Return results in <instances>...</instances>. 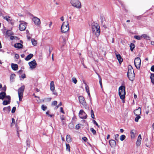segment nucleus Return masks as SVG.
Returning a JSON list of instances; mask_svg holds the SVG:
<instances>
[{"instance_id": "7c9ffc66", "label": "nucleus", "mask_w": 154, "mask_h": 154, "mask_svg": "<svg viewBox=\"0 0 154 154\" xmlns=\"http://www.w3.org/2000/svg\"><path fill=\"white\" fill-rule=\"evenodd\" d=\"M31 42L32 44L34 46H36L37 44V41L34 39H31Z\"/></svg>"}, {"instance_id": "c756f323", "label": "nucleus", "mask_w": 154, "mask_h": 154, "mask_svg": "<svg viewBox=\"0 0 154 154\" xmlns=\"http://www.w3.org/2000/svg\"><path fill=\"white\" fill-rule=\"evenodd\" d=\"M130 49L132 51L134 50V48L135 47L134 45V44L132 43H131L130 45Z\"/></svg>"}, {"instance_id": "6e6552de", "label": "nucleus", "mask_w": 154, "mask_h": 154, "mask_svg": "<svg viewBox=\"0 0 154 154\" xmlns=\"http://www.w3.org/2000/svg\"><path fill=\"white\" fill-rule=\"evenodd\" d=\"M141 60L140 58L137 57L135 58L134 61V63L136 68L139 69L140 68L141 65Z\"/></svg>"}, {"instance_id": "c9c22d12", "label": "nucleus", "mask_w": 154, "mask_h": 154, "mask_svg": "<svg viewBox=\"0 0 154 154\" xmlns=\"http://www.w3.org/2000/svg\"><path fill=\"white\" fill-rule=\"evenodd\" d=\"M126 137L124 135H122L120 137V140L122 141Z\"/></svg>"}, {"instance_id": "9d476101", "label": "nucleus", "mask_w": 154, "mask_h": 154, "mask_svg": "<svg viewBox=\"0 0 154 154\" xmlns=\"http://www.w3.org/2000/svg\"><path fill=\"white\" fill-rule=\"evenodd\" d=\"M6 100H4L2 104L4 105H6L10 104L11 102V98L10 96L7 95L6 97Z\"/></svg>"}, {"instance_id": "5fc2aeb1", "label": "nucleus", "mask_w": 154, "mask_h": 154, "mask_svg": "<svg viewBox=\"0 0 154 154\" xmlns=\"http://www.w3.org/2000/svg\"><path fill=\"white\" fill-rule=\"evenodd\" d=\"M60 112H62L63 113V114L65 113L63 110V108L62 107H61L60 108Z\"/></svg>"}, {"instance_id": "6ab92c4d", "label": "nucleus", "mask_w": 154, "mask_h": 154, "mask_svg": "<svg viewBox=\"0 0 154 154\" xmlns=\"http://www.w3.org/2000/svg\"><path fill=\"white\" fill-rule=\"evenodd\" d=\"M11 67L14 70H17L18 69V65L17 64L12 63L11 64Z\"/></svg>"}, {"instance_id": "0eeeda50", "label": "nucleus", "mask_w": 154, "mask_h": 154, "mask_svg": "<svg viewBox=\"0 0 154 154\" xmlns=\"http://www.w3.org/2000/svg\"><path fill=\"white\" fill-rule=\"evenodd\" d=\"M20 24L19 26V29L21 31L24 30L26 28L27 25V23L22 20L19 21Z\"/></svg>"}, {"instance_id": "774afa93", "label": "nucleus", "mask_w": 154, "mask_h": 154, "mask_svg": "<svg viewBox=\"0 0 154 154\" xmlns=\"http://www.w3.org/2000/svg\"><path fill=\"white\" fill-rule=\"evenodd\" d=\"M52 22H50V24L49 25V27L50 28L52 25Z\"/></svg>"}, {"instance_id": "f03ea898", "label": "nucleus", "mask_w": 154, "mask_h": 154, "mask_svg": "<svg viewBox=\"0 0 154 154\" xmlns=\"http://www.w3.org/2000/svg\"><path fill=\"white\" fill-rule=\"evenodd\" d=\"M125 87L123 86L120 87L119 89V94L123 103L125 102L124 100L125 98Z\"/></svg>"}, {"instance_id": "09e8293b", "label": "nucleus", "mask_w": 154, "mask_h": 154, "mask_svg": "<svg viewBox=\"0 0 154 154\" xmlns=\"http://www.w3.org/2000/svg\"><path fill=\"white\" fill-rule=\"evenodd\" d=\"M2 90L4 91L5 92L6 91V87L5 85L2 88Z\"/></svg>"}, {"instance_id": "864d4df0", "label": "nucleus", "mask_w": 154, "mask_h": 154, "mask_svg": "<svg viewBox=\"0 0 154 154\" xmlns=\"http://www.w3.org/2000/svg\"><path fill=\"white\" fill-rule=\"evenodd\" d=\"M16 37H15L14 36H11V37H10V39L11 40H13L14 39H15V38H16Z\"/></svg>"}, {"instance_id": "4d7b16f0", "label": "nucleus", "mask_w": 154, "mask_h": 154, "mask_svg": "<svg viewBox=\"0 0 154 154\" xmlns=\"http://www.w3.org/2000/svg\"><path fill=\"white\" fill-rule=\"evenodd\" d=\"M60 119L62 120H65V119L64 117V116H60Z\"/></svg>"}, {"instance_id": "cd10ccee", "label": "nucleus", "mask_w": 154, "mask_h": 154, "mask_svg": "<svg viewBox=\"0 0 154 154\" xmlns=\"http://www.w3.org/2000/svg\"><path fill=\"white\" fill-rule=\"evenodd\" d=\"M16 76V75L14 74H11L10 77V80L11 81H13V80L14 79V78Z\"/></svg>"}, {"instance_id": "58836bf2", "label": "nucleus", "mask_w": 154, "mask_h": 154, "mask_svg": "<svg viewBox=\"0 0 154 154\" xmlns=\"http://www.w3.org/2000/svg\"><path fill=\"white\" fill-rule=\"evenodd\" d=\"M90 130L93 134L94 135L96 134V131L93 128H90Z\"/></svg>"}, {"instance_id": "37998d69", "label": "nucleus", "mask_w": 154, "mask_h": 154, "mask_svg": "<svg viewBox=\"0 0 154 154\" xmlns=\"http://www.w3.org/2000/svg\"><path fill=\"white\" fill-rule=\"evenodd\" d=\"M93 123L95 125H97L98 127V128H100V125L98 124L96 122L95 120H93Z\"/></svg>"}, {"instance_id": "a878e982", "label": "nucleus", "mask_w": 154, "mask_h": 154, "mask_svg": "<svg viewBox=\"0 0 154 154\" xmlns=\"http://www.w3.org/2000/svg\"><path fill=\"white\" fill-rule=\"evenodd\" d=\"M66 139V141L68 143L72 141L71 137L69 135H67Z\"/></svg>"}, {"instance_id": "b1692460", "label": "nucleus", "mask_w": 154, "mask_h": 154, "mask_svg": "<svg viewBox=\"0 0 154 154\" xmlns=\"http://www.w3.org/2000/svg\"><path fill=\"white\" fill-rule=\"evenodd\" d=\"M142 38H143L146 40H149L150 37L147 34H143L141 35Z\"/></svg>"}, {"instance_id": "a19ab883", "label": "nucleus", "mask_w": 154, "mask_h": 154, "mask_svg": "<svg viewBox=\"0 0 154 154\" xmlns=\"http://www.w3.org/2000/svg\"><path fill=\"white\" fill-rule=\"evenodd\" d=\"M137 116L136 117L135 119V121L136 122H138L139 119L140 118V116Z\"/></svg>"}, {"instance_id": "603ef678", "label": "nucleus", "mask_w": 154, "mask_h": 154, "mask_svg": "<svg viewBox=\"0 0 154 154\" xmlns=\"http://www.w3.org/2000/svg\"><path fill=\"white\" fill-rule=\"evenodd\" d=\"M119 136V135L118 134H116V135H115V140H117V138H118V137Z\"/></svg>"}, {"instance_id": "a211bd4d", "label": "nucleus", "mask_w": 154, "mask_h": 154, "mask_svg": "<svg viewBox=\"0 0 154 154\" xmlns=\"http://www.w3.org/2000/svg\"><path fill=\"white\" fill-rule=\"evenodd\" d=\"M136 131L134 130H132L131 131V137L132 139H134L135 137V134Z\"/></svg>"}, {"instance_id": "e2e57ef3", "label": "nucleus", "mask_w": 154, "mask_h": 154, "mask_svg": "<svg viewBox=\"0 0 154 154\" xmlns=\"http://www.w3.org/2000/svg\"><path fill=\"white\" fill-rule=\"evenodd\" d=\"M98 76H99V82H102L101 77H100V75H99Z\"/></svg>"}, {"instance_id": "338daca9", "label": "nucleus", "mask_w": 154, "mask_h": 154, "mask_svg": "<svg viewBox=\"0 0 154 154\" xmlns=\"http://www.w3.org/2000/svg\"><path fill=\"white\" fill-rule=\"evenodd\" d=\"M46 99L49 101H50L51 99V98H46Z\"/></svg>"}, {"instance_id": "393cba45", "label": "nucleus", "mask_w": 154, "mask_h": 154, "mask_svg": "<svg viewBox=\"0 0 154 154\" xmlns=\"http://www.w3.org/2000/svg\"><path fill=\"white\" fill-rule=\"evenodd\" d=\"M33 56V55L32 54H30L28 55L25 58L26 60L28 61L30 60Z\"/></svg>"}, {"instance_id": "f8f14e48", "label": "nucleus", "mask_w": 154, "mask_h": 154, "mask_svg": "<svg viewBox=\"0 0 154 154\" xmlns=\"http://www.w3.org/2000/svg\"><path fill=\"white\" fill-rule=\"evenodd\" d=\"M80 103L84 106H86L87 105L84 97L82 96H80L79 97Z\"/></svg>"}, {"instance_id": "1a4fd4ad", "label": "nucleus", "mask_w": 154, "mask_h": 154, "mask_svg": "<svg viewBox=\"0 0 154 154\" xmlns=\"http://www.w3.org/2000/svg\"><path fill=\"white\" fill-rule=\"evenodd\" d=\"M28 64L30 66V68L31 69H33L35 68L36 67L37 65L36 61L34 59L32 61L29 62Z\"/></svg>"}, {"instance_id": "79ce46f5", "label": "nucleus", "mask_w": 154, "mask_h": 154, "mask_svg": "<svg viewBox=\"0 0 154 154\" xmlns=\"http://www.w3.org/2000/svg\"><path fill=\"white\" fill-rule=\"evenodd\" d=\"M91 117L92 118L94 119V112L92 109H91Z\"/></svg>"}, {"instance_id": "412c9836", "label": "nucleus", "mask_w": 154, "mask_h": 154, "mask_svg": "<svg viewBox=\"0 0 154 154\" xmlns=\"http://www.w3.org/2000/svg\"><path fill=\"white\" fill-rule=\"evenodd\" d=\"M3 110L5 112L8 113L11 110V107L10 106L4 107Z\"/></svg>"}, {"instance_id": "4be33fe9", "label": "nucleus", "mask_w": 154, "mask_h": 154, "mask_svg": "<svg viewBox=\"0 0 154 154\" xmlns=\"http://www.w3.org/2000/svg\"><path fill=\"white\" fill-rule=\"evenodd\" d=\"M14 47L18 49L22 48L23 47V45L19 43H17L14 44Z\"/></svg>"}, {"instance_id": "c85d7f7f", "label": "nucleus", "mask_w": 154, "mask_h": 154, "mask_svg": "<svg viewBox=\"0 0 154 154\" xmlns=\"http://www.w3.org/2000/svg\"><path fill=\"white\" fill-rule=\"evenodd\" d=\"M150 79H151V82L152 84H154V74L151 73V74Z\"/></svg>"}, {"instance_id": "13d9d810", "label": "nucleus", "mask_w": 154, "mask_h": 154, "mask_svg": "<svg viewBox=\"0 0 154 154\" xmlns=\"http://www.w3.org/2000/svg\"><path fill=\"white\" fill-rule=\"evenodd\" d=\"M15 57L17 59H18L19 57V56L18 54H16L15 55Z\"/></svg>"}, {"instance_id": "5701e85b", "label": "nucleus", "mask_w": 154, "mask_h": 154, "mask_svg": "<svg viewBox=\"0 0 154 154\" xmlns=\"http://www.w3.org/2000/svg\"><path fill=\"white\" fill-rule=\"evenodd\" d=\"M116 57L119 63H121L123 61V59L119 54H116Z\"/></svg>"}, {"instance_id": "3c124183", "label": "nucleus", "mask_w": 154, "mask_h": 154, "mask_svg": "<svg viewBox=\"0 0 154 154\" xmlns=\"http://www.w3.org/2000/svg\"><path fill=\"white\" fill-rule=\"evenodd\" d=\"M82 139L85 141H86L87 140V138L86 137H83L82 138Z\"/></svg>"}, {"instance_id": "bf43d9fd", "label": "nucleus", "mask_w": 154, "mask_h": 154, "mask_svg": "<svg viewBox=\"0 0 154 154\" xmlns=\"http://www.w3.org/2000/svg\"><path fill=\"white\" fill-rule=\"evenodd\" d=\"M53 93L55 95H57V93L56 92L54 91V90H53V91H52Z\"/></svg>"}, {"instance_id": "423d86ee", "label": "nucleus", "mask_w": 154, "mask_h": 154, "mask_svg": "<svg viewBox=\"0 0 154 154\" xmlns=\"http://www.w3.org/2000/svg\"><path fill=\"white\" fill-rule=\"evenodd\" d=\"M25 89V86L23 85L18 90V97L20 101H21L23 97V93Z\"/></svg>"}, {"instance_id": "f3484780", "label": "nucleus", "mask_w": 154, "mask_h": 154, "mask_svg": "<svg viewBox=\"0 0 154 154\" xmlns=\"http://www.w3.org/2000/svg\"><path fill=\"white\" fill-rule=\"evenodd\" d=\"M6 94L5 92H3L0 93V100H3L4 98L6 99Z\"/></svg>"}, {"instance_id": "49530a36", "label": "nucleus", "mask_w": 154, "mask_h": 154, "mask_svg": "<svg viewBox=\"0 0 154 154\" xmlns=\"http://www.w3.org/2000/svg\"><path fill=\"white\" fill-rule=\"evenodd\" d=\"M16 108L15 107H14L11 110V112L12 113H14L16 110Z\"/></svg>"}, {"instance_id": "69168bd1", "label": "nucleus", "mask_w": 154, "mask_h": 154, "mask_svg": "<svg viewBox=\"0 0 154 154\" xmlns=\"http://www.w3.org/2000/svg\"><path fill=\"white\" fill-rule=\"evenodd\" d=\"M99 83L100 86V87L102 88V82H99Z\"/></svg>"}, {"instance_id": "6e6d98bb", "label": "nucleus", "mask_w": 154, "mask_h": 154, "mask_svg": "<svg viewBox=\"0 0 154 154\" xmlns=\"http://www.w3.org/2000/svg\"><path fill=\"white\" fill-rule=\"evenodd\" d=\"M151 70L152 72H154V65L152 66L151 68Z\"/></svg>"}, {"instance_id": "dca6fc26", "label": "nucleus", "mask_w": 154, "mask_h": 154, "mask_svg": "<svg viewBox=\"0 0 154 154\" xmlns=\"http://www.w3.org/2000/svg\"><path fill=\"white\" fill-rule=\"evenodd\" d=\"M141 136L140 134H139L138 137L137 139L136 142V145L137 146H139L141 144Z\"/></svg>"}, {"instance_id": "c03bdc74", "label": "nucleus", "mask_w": 154, "mask_h": 154, "mask_svg": "<svg viewBox=\"0 0 154 154\" xmlns=\"http://www.w3.org/2000/svg\"><path fill=\"white\" fill-rule=\"evenodd\" d=\"M85 89L86 91V92H89V88L88 86L87 85H86L85 86Z\"/></svg>"}, {"instance_id": "2f4dec72", "label": "nucleus", "mask_w": 154, "mask_h": 154, "mask_svg": "<svg viewBox=\"0 0 154 154\" xmlns=\"http://www.w3.org/2000/svg\"><path fill=\"white\" fill-rule=\"evenodd\" d=\"M6 34L7 35L9 36L11 35H13V33L11 30H8L6 31Z\"/></svg>"}, {"instance_id": "39448f33", "label": "nucleus", "mask_w": 154, "mask_h": 154, "mask_svg": "<svg viewBox=\"0 0 154 154\" xmlns=\"http://www.w3.org/2000/svg\"><path fill=\"white\" fill-rule=\"evenodd\" d=\"M70 3L74 7L78 9L81 8V3L79 0H71Z\"/></svg>"}, {"instance_id": "e433bc0d", "label": "nucleus", "mask_w": 154, "mask_h": 154, "mask_svg": "<svg viewBox=\"0 0 154 154\" xmlns=\"http://www.w3.org/2000/svg\"><path fill=\"white\" fill-rule=\"evenodd\" d=\"M47 107L44 105H42L41 106V108L43 111H45L47 109Z\"/></svg>"}, {"instance_id": "de8ad7c7", "label": "nucleus", "mask_w": 154, "mask_h": 154, "mask_svg": "<svg viewBox=\"0 0 154 154\" xmlns=\"http://www.w3.org/2000/svg\"><path fill=\"white\" fill-rule=\"evenodd\" d=\"M57 104V102L56 101H54L52 102V105H56Z\"/></svg>"}, {"instance_id": "680f3d73", "label": "nucleus", "mask_w": 154, "mask_h": 154, "mask_svg": "<svg viewBox=\"0 0 154 154\" xmlns=\"http://www.w3.org/2000/svg\"><path fill=\"white\" fill-rule=\"evenodd\" d=\"M60 19L62 21H63L64 20V17L63 16H62L60 17Z\"/></svg>"}, {"instance_id": "ea45409f", "label": "nucleus", "mask_w": 154, "mask_h": 154, "mask_svg": "<svg viewBox=\"0 0 154 154\" xmlns=\"http://www.w3.org/2000/svg\"><path fill=\"white\" fill-rule=\"evenodd\" d=\"M72 82H74L75 84H76L77 82V81L76 78L74 77H73L72 78Z\"/></svg>"}, {"instance_id": "4468645a", "label": "nucleus", "mask_w": 154, "mask_h": 154, "mask_svg": "<svg viewBox=\"0 0 154 154\" xmlns=\"http://www.w3.org/2000/svg\"><path fill=\"white\" fill-rule=\"evenodd\" d=\"M134 113L136 116H140L141 113V108L140 107H139L134 111Z\"/></svg>"}, {"instance_id": "72a5a7b5", "label": "nucleus", "mask_w": 154, "mask_h": 154, "mask_svg": "<svg viewBox=\"0 0 154 154\" xmlns=\"http://www.w3.org/2000/svg\"><path fill=\"white\" fill-rule=\"evenodd\" d=\"M134 38L135 39H136L137 40H140L142 38V37L141 36H139V35H135L134 37Z\"/></svg>"}, {"instance_id": "052dcab7", "label": "nucleus", "mask_w": 154, "mask_h": 154, "mask_svg": "<svg viewBox=\"0 0 154 154\" xmlns=\"http://www.w3.org/2000/svg\"><path fill=\"white\" fill-rule=\"evenodd\" d=\"M21 77L23 79H24L26 78V75L25 74H24L21 75Z\"/></svg>"}, {"instance_id": "4c0bfd02", "label": "nucleus", "mask_w": 154, "mask_h": 154, "mask_svg": "<svg viewBox=\"0 0 154 154\" xmlns=\"http://www.w3.org/2000/svg\"><path fill=\"white\" fill-rule=\"evenodd\" d=\"M50 112L49 111H48L47 112H46V114L48 116L50 117H52L53 116H54V115L53 114H49Z\"/></svg>"}, {"instance_id": "8fccbe9b", "label": "nucleus", "mask_w": 154, "mask_h": 154, "mask_svg": "<svg viewBox=\"0 0 154 154\" xmlns=\"http://www.w3.org/2000/svg\"><path fill=\"white\" fill-rule=\"evenodd\" d=\"M62 105V103L61 102H60L59 104L56 106V109L58 108L60 106H61Z\"/></svg>"}, {"instance_id": "2eb2a0df", "label": "nucleus", "mask_w": 154, "mask_h": 154, "mask_svg": "<svg viewBox=\"0 0 154 154\" xmlns=\"http://www.w3.org/2000/svg\"><path fill=\"white\" fill-rule=\"evenodd\" d=\"M109 144L111 147H114L116 146V143L115 141L113 140H110L109 141Z\"/></svg>"}, {"instance_id": "20e7f679", "label": "nucleus", "mask_w": 154, "mask_h": 154, "mask_svg": "<svg viewBox=\"0 0 154 154\" xmlns=\"http://www.w3.org/2000/svg\"><path fill=\"white\" fill-rule=\"evenodd\" d=\"M127 75L130 80L133 81L134 79L135 75L134 70L131 66L128 68Z\"/></svg>"}, {"instance_id": "f704fd0d", "label": "nucleus", "mask_w": 154, "mask_h": 154, "mask_svg": "<svg viewBox=\"0 0 154 154\" xmlns=\"http://www.w3.org/2000/svg\"><path fill=\"white\" fill-rule=\"evenodd\" d=\"M74 125L73 123H70L69 125V127L70 128L72 129L74 128Z\"/></svg>"}, {"instance_id": "a18cd8bd", "label": "nucleus", "mask_w": 154, "mask_h": 154, "mask_svg": "<svg viewBox=\"0 0 154 154\" xmlns=\"http://www.w3.org/2000/svg\"><path fill=\"white\" fill-rule=\"evenodd\" d=\"M80 124H78L77 125L75 126L76 129H79L80 128Z\"/></svg>"}, {"instance_id": "aec40b11", "label": "nucleus", "mask_w": 154, "mask_h": 154, "mask_svg": "<svg viewBox=\"0 0 154 154\" xmlns=\"http://www.w3.org/2000/svg\"><path fill=\"white\" fill-rule=\"evenodd\" d=\"M50 88L51 91L54 90L55 87L54 82V81H51L50 84Z\"/></svg>"}, {"instance_id": "473e14b6", "label": "nucleus", "mask_w": 154, "mask_h": 154, "mask_svg": "<svg viewBox=\"0 0 154 154\" xmlns=\"http://www.w3.org/2000/svg\"><path fill=\"white\" fill-rule=\"evenodd\" d=\"M66 150L69 152L70 151V146L69 144L66 143Z\"/></svg>"}, {"instance_id": "0e129e2a", "label": "nucleus", "mask_w": 154, "mask_h": 154, "mask_svg": "<svg viewBox=\"0 0 154 154\" xmlns=\"http://www.w3.org/2000/svg\"><path fill=\"white\" fill-rule=\"evenodd\" d=\"M99 83L100 86V87L102 88V82H99Z\"/></svg>"}, {"instance_id": "7ed1b4c3", "label": "nucleus", "mask_w": 154, "mask_h": 154, "mask_svg": "<svg viewBox=\"0 0 154 154\" xmlns=\"http://www.w3.org/2000/svg\"><path fill=\"white\" fill-rule=\"evenodd\" d=\"M69 30V24L68 21L63 22L61 27V31L63 33L68 32Z\"/></svg>"}, {"instance_id": "ddd939ff", "label": "nucleus", "mask_w": 154, "mask_h": 154, "mask_svg": "<svg viewBox=\"0 0 154 154\" xmlns=\"http://www.w3.org/2000/svg\"><path fill=\"white\" fill-rule=\"evenodd\" d=\"M32 20L35 24L37 26L40 25L41 23L40 19L36 17H34L32 19Z\"/></svg>"}, {"instance_id": "f257e3e1", "label": "nucleus", "mask_w": 154, "mask_h": 154, "mask_svg": "<svg viewBox=\"0 0 154 154\" xmlns=\"http://www.w3.org/2000/svg\"><path fill=\"white\" fill-rule=\"evenodd\" d=\"M92 32L96 36H99L100 34V26L97 23H93L92 25Z\"/></svg>"}, {"instance_id": "bb28decb", "label": "nucleus", "mask_w": 154, "mask_h": 154, "mask_svg": "<svg viewBox=\"0 0 154 154\" xmlns=\"http://www.w3.org/2000/svg\"><path fill=\"white\" fill-rule=\"evenodd\" d=\"M3 18L8 22H11L12 20V19L8 16L4 17Z\"/></svg>"}, {"instance_id": "9b49d317", "label": "nucleus", "mask_w": 154, "mask_h": 154, "mask_svg": "<svg viewBox=\"0 0 154 154\" xmlns=\"http://www.w3.org/2000/svg\"><path fill=\"white\" fill-rule=\"evenodd\" d=\"M79 116L82 119H85L87 118V115L83 110H80L79 113Z\"/></svg>"}]
</instances>
